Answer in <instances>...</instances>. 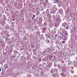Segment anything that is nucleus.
<instances>
[{"instance_id":"nucleus-45","label":"nucleus","mask_w":77,"mask_h":77,"mask_svg":"<svg viewBox=\"0 0 77 77\" xmlns=\"http://www.w3.org/2000/svg\"><path fill=\"white\" fill-rule=\"evenodd\" d=\"M50 13H51V14H53V13L52 12H50Z\"/></svg>"},{"instance_id":"nucleus-36","label":"nucleus","mask_w":77,"mask_h":77,"mask_svg":"<svg viewBox=\"0 0 77 77\" xmlns=\"http://www.w3.org/2000/svg\"><path fill=\"white\" fill-rule=\"evenodd\" d=\"M62 26H63V27H65V25H64V24H62Z\"/></svg>"},{"instance_id":"nucleus-14","label":"nucleus","mask_w":77,"mask_h":77,"mask_svg":"<svg viewBox=\"0 0 77 77\" xmlns=\"http://www.w3.org/2000/svg\"><path fill=\"white\" fill-rule=\"evenodd\" d=\"M28 66H29V67H32V64L30 63H29V64H28Z\"/></svg>"},{"instance_id":"nucleus-59","label":"nucleus","mask_w":77,"mask_h":77,"mask_svg":"<svg viewBox=\"0 0 77 77\" xmlns=\"http://www.w3.org/2000/svg\"><path fill=\"white\" fill-rule=\"evenodd\" d=\"M56 46H57V47L58 45H57Z\"/></svg>"},{"instance_id":"nucleus-39","label":"nucleus","mask_w":77,"mask_h":77,"mask_svg":"<svg viewBox=\"0 0 77 77\" xmlns=\"http://www.w3.org/2000/svg\"><path fill=\"white\" fill-rule=\"evenodd\" d=\"M33 18H34V17H32V20H33Z\"/></svg>"},{"instance_id":"nucleus-50","label":"nucleus","mask_w":77,"mask_h":77,"mask_svg":"<svg viewBox=\"0 0 77 77\" xmlns=\"http://www.w3.org/2000/svg\"><path fill=\"white\" fill-rule=\"evenodd\" d=\"M54 59H56V57H54Z\"/></svg>"},{"instance_id":"nucleus-60","label":"nucleus","mask_w":77,"mask_h":77,"mask_svg":"<svg viewBox=\"0 0 77 77\" xmlns=\"http://www.w3.org/2000/svg\"><path fill=\"white\" fill-rule=\"evenodd\" d=\"M37 66V65H35V66Z\"/></svg>"},{"instance_id":"nucleus-19","label":"nucleus","mask_w":77,"mask_h":77,"mask_svg":"<svg viewBox=\"0 0 77 77\" xmlns=\"http://www.w3.org/2000/svg\"><path fill=\"white\" fill-rule=\"evenodd\" d=\"M55 17H56V16H55V15H54L53 16V19H54V20H55Z\"/></svg>"},{"instance_id":"nucleus-41","label":"nucleus","mask_w":77,"mask_h":77,"mask_svg":"<svg viewBox=\"0 0 77 77\" xmlns=\"http://www.w3.org/2000/svg\"><path fill=\"white\" fill-rule=\"evenodd\" d=\"M52 38V37H51V38H49V39H51Z\"/></svg>"},{"instance_id":"nucleus-64","label":"nucleus","mask_w":77,"mask_h":77,"mask_svg":"<svg viewBox=\"0 0 77 77\" xmlns=\"http://www.w3.org/2000/svg\"><path fill=\"white\" fill-rule=\"evenodd\" d=\"M76 62H77V61H76Z\"/></svg>"},{"instance_id":"nucleus-38","label":"nucleus","mask_w":77,"mask_h":77,"mask_svg":"<svg viewBox=\"0 0 77 77\" xmlns=\"http://www.w3.org/2000/svg\"><path fill=\"white\" fill-rule=\"evenodd\" d=\"M56 77H58V75H56Z\"/></svg>"},{"instance_id":"nucleus-18","label":"nucleus","mask_w":77,"mask_h":77,"mask_svg":"<svg viewBox=\"0 0 77 77\" xmlns=\"http://www.w3.org/2000/svg\"><path fill=\"white\" fill-rule=\"evenodd\" d=\"M27 77H32V76L30 75H28L27 76Z\"/></svg>"},{"instance_id":"nucleus-20","label":"nucleus","mask_w":77,"mask_h":77,"mask_svg":"<svg viewBox=\"0 0 77 77\" xmlns=\"http://www.w3.org/2000/svg\"><path fill=\"white\" fill-rule=\"evenodd\" d=\"M47 42L48 44H49V43H50V40H47Z\"/></svg>"},{"instance_id":"nucleus-7","label":"nucleus","mask_w":77,"mask_h":77,"mask_svg":"<svg viewBox=\"0 0 77 77\" xmlns=\"http://www.w3.org/2000/svg\"><path fill=\"white\" fill-rule=\"evenodd\" d=\"M54 3H58L59 2V0H54Z\"/></svg>"},{"instance_id":"nucleus-27","label":"nucleus","mask_w":77,"mask_h":77,"mask_svg":"<svg viewBox=\"0 0 77 77\" xmlns=\"http://www.w3.org/2000/svg\"><path fill=\"white\" fill-rule=\"evenodd\" d=\"M60 34L61 35H64L63 33L62 32H61L60 33Z\"/></svg>"},{"instance_id":"nucleus-30","label":"nucleus","mask_w":77,"mask_h":77,"mask_svg":"<svg viewBox=\"0 0 77 77\" xmlns=\"http://www.w3.org/2000/svg\"><path fill=\"white\" fill-rule=\"evenodd\" d=\"M57 35H58V34L55 35V36L56 37V38L57 37Z\"/></svg>"},{"instance_id":"nucleus-57","label":"nucleus","mask_w":77,"mask_h":77,"mask_svg":"<svg viewBox=\"0 0 77 77\" xmlns=\"http://www.w3.org/2000/svg\"><path fill=\"white\" fill-rule=\"evenodd\" d=\"M50 51V50H49V51Z\"/></svg>"},{"instance_id":"nucleus-40","label":"nucleus","mask_w":77,"mask_h":77,"mask_svg":"<svg viewBox=\"0 0 77 77\" xmlns=\"http://www.w3.org/2000/svg\"><path fill=\"white\" fill-rule=\"evenodd\" d=\"M1 42V44H3V42Z\"/></svg>"},{"instance_id":"nucleus-54","label":"nucleus","mask_w":77,"mask_h":77,"mask_svg":"<svg viewBox=\"0 0 77 77\" xmlns=\"http://www.w3.org/2000/svg\"><path fill=\"white\" fill-rule=\"evenodd\" d=\"M59 38H61V37L60 36V37H59Z\"/></svg>"},{"instance_id":"nucleus-2","label":"nucleus","mask_w":77,"mask_h":77,"mask_svg":"<svg viewBox=\"0 0 77 77\" xmlns=\"http://www.w3.org/2000/svg\"><path fill=\"white\" fill-rule=\"evenodd\" d=\"M14 54H15V57H16L17 59H18L19 57H20V54L19 53H18V52L17 51H15L14 52Z\"/></svg>"},{"instance_id":"nucleus-48","label":"nucleus","mask_w":77,"mask_h":77,"mask_svg":"<svg viewBox=\"0 0 77 77\" xmlns=\"http://www.w3.org/2000/svg\"><path fill=\"white\" fill-rule=\"evenodd\" d=\"M42 10H44V9L42 8V9H41V11H42Z\"/></svg>"},{"instance_id":"nucleus-25","label":"nucleus","mask_w":77,"mask_h":77,"mask_svg":"<svg viewBox=\"0 0 77 77\" xmlns=\"http://www.w3.org/2000/svg\"><path fill=\"white\" fill-rule=\"evenodd\" d=\"M45 35L46 36V38H48V35H47V34H45Z\"/></svg>"},{"instance_id":"nucleus-49","label":"nucleus","mask_w":77,"mask_h":77,"mask_svg":"<svg viewBox=\"0 0 77 77\" xmlns=\"http://www.w3.org/2000/svg\"><path fill=\"white\" fill-rule=\"evenodd\" d=\"M2 71V70L1 69H0V71Z\"/></svg>"},{"instance_id":"nucleus-28","label":"nucleus","mask_w":77,"mask_h":77,"mask_svg":"<svg viewBox=\"0 0 77 77\" xmlns=\"http://www.w3.org/2000/svg\"><path fill=\"white\" fill-rule=\"evenodd\" d=\"M23 48H22V49H20V51H22V50H23Z\"/></svg>"},{"instance_id":"nucleus-26","label":"nucleus","mask_w":77,"mask_h":77,"mask_svg":"<svg viewBox=\"0 0 77 77\" xmlns=\"http://www.w3.org/2000/svg\"><path fill=\"white\" fill-rule=\"evenodd\" d=\"M65 42H66L65 41H62L63 44H65Z\"/></svg>"},{"instance_id":"nucleus-5","label":"nucleus","mask_w":77,"mask_h":77,"mask_svg":"<svg viewBox=\"0 0 77 77\" xmlns=\"http://www.w3.org/2000/svg\"><path fill=\"white\" fill-rule=\"evenodd\" d=\"M43 5L44 6V9H45V8H46L47 7V4L45 2H44L43 3Z\"/></svg>"},{"instance_id":"nucleus-9","label":"nucleus","mask_w":77,"mask_h":77,"mask_svg":"<svg viewBox=\"0 0 77 77\" xmlns=\"http://www.w3.org/2000/svg\"><path fill=\"white\" fill-rule=\"evenodd\" d=\"M4 67L5 69H7V68H8V65L6 64V65L4 66Z\"/></svg>"},{"instance_id":"nucleus-8","label":"nucleus","mask_w":77,"mask_h":77,"mask_svg":"<svg viewBox=\"0 0 77 77\" xmlns=\"http://www.w3.org/2000/svg\"><path fill=\"white\" fill-rule=\"evenodd\" d=\"M62 70H63V71H66V68L65 67V66H63L62 67Z\"/></svg>"},{"instance_id":"nucleus-55","label":"nucleus","mask_w":77,"mask_h":77,"mask_svg":"<svg viewBox=\"0 0 77 77\" xmlns=\"http://www.w3.org/2000/svg\"><path fill=\"white\" fill-rule=\"evenodd\" d=\"M3 38H5V36H3Z\"/></svg>"},{"instance_id":"nucleus-3","label":"nucleus","mask_w":77,"mask_h":77,"mask_svg":"<svg viewBox=\"0 0 77 77\" xmlns=\"http://www.w3.org/2000/svg\"><path fill=\"white\" fill-rule=\"evenodd\" d=\"M66 71L64 72L61 74V76L63 77H65L66 75Z\"/></svg>"},{"instance_id":"nucleus-4","label":"nucleus","mask_w":77,"mask_h":77,"mask_svg":"<svg viewBox=\"0 0 77 77\" xmlns=\"http://www.w3.org/2000/svg\"><path fill=\"white\" fill-rule=\"evenodd\" d=\"M56 21L57 22H61V19L59 17H57L56 19Z\"/></svg>"},{"instance_id":"nucleus-53","label":"nucleus","mask_w":77,"mask_h":77,"mask_svg":"<svg viewBox=\"0 0 77 77\" xmlns=\"http://www.w3.org/2000/svg\"><path fill=\"white\" fill-rule=\"evenodd\" d=\"M58 17H60V16L58 15Z\"/></svg>"},{"instance_id":"nucleus-63","label":"nucleus","mask_w":77,"mask_h":77,"mask_svg":"<svg viewBox=\"0 0 77 77\" xmlns=\"http://www.w3.org/2000/svg\"><path fill=\"white\" fill-rule=\"evenodd\" d=\"M22 72H21V74H22Z\"/></svg>"},{"instance_id":"nucleus-35","label":"nucleus","mask_w":77,"mask_h":77,"mask_svg":"<svg viewBox=\"0 0 77 77\" xmlns=\"http://www.w3.org/2000/svg\"><path fill=\"white\" fill-rule=\"evenodd\" d=\"M68 63V65H71V64L69 62Z\"/></svg>"},{"instance_id":"nucleus-46","label":"nucleus","mask_w":77,"mask_h":77,"mask_svg":"<svg viewBox=\"0 0 77 77\" xmlns=\"http://www.w3.org/2000/svg\"><path fill=\"white\" fill-rule=\"evenodd\" d=\"M70 14L71 16L72 17V15H71V13H70Z\"/></svg>"},{"instance_id":"nucleus-10","label":"nucleus","mask_w":77,"mask_h":77,"mask_svg":"<svg viewBox=\"0 0 77 77\" xmlns=\"http://www.w3.org/2000/svg\"><path fill=\"white\" fill-rule=\"evenodd\" d=\"M66 12H67V13H69V8H68L66 9Z\"/></svg>"},{"instance_id":"nucleus-61","label":"nucleus","mask_w":77,"mask_h":77,"mask_svg":"<svg viewBox=\"0 0 77 77\" xmlns=\"http://www.w3.org/2000/svg\"><path fill=\"white\" fill-rule=\"evenodd\" d=\"M22 17H23V16H21Z\"/></svg>"},{"instance_id":"nucleus-52","label":"nucleus","mask_w":77,"mask_h":77,"mask_svg":"<svg viewBox=\"0 0 77 77\" xmlns=\"http://www.w3.org/2000/svg\"><path fill=\"white\" fill-rule=\"evenodd\" d=\"M6 11H8V10L6 9Z\"/></svg>"},{"instance_id":"nucleus-12","label":"nucleus","mask_w":77,"mask_h":77,"mask_svg":"<svg viewBox=\"0 0 77 77\" xmlns=\"http://www.w3.org/2000/svg\"><path fill=\"white\" fill-rule=\"evenodd\" d=\"M40 33V32L39 31H37L36 32V34H37V35H39Z\"/></svg>"},{"instance_id":"nucleus-58","label":"nucleus","mask_w":77,"mask_h":77,"mask_svg":"<svg viewBox=\"0 0 77 77\" xmlns=\"http://www.w3.org/2000/svg\"><path fill=\"white\" fill-rule=\"evenodd\" d=\"M40 13V12H38V14H39Z\"/></svg>"},{"instance_id":"nucleus-31","label":"nucleus","mask_w":77,"mask_h":77,"mask_svg":"<svg viewBox=\"0 0 77 77\" xmlns=\"http://www.w3.org/2000/svg\"><path fill=\"white\" fill-rule=\"evenodd\" d=\"M7 37H9V34H7Z\"/></svg>"},{"instance_id":"nucleus-34","label":"nucleus","mask_w":77,"mask_h":77,"mask_svg":"<svg viewBox=\"0 0 77 77\" xmlns=\"http://www.w3.org/2000/svg\"><path fill=\"white\" fill-rule=\"evenodd\" d=\"M50 36H51V35H48V38H50Z\"/></svg>"},{"instance_id":"nucleus-21","label":"nucleus","mask_w":77,"mask_h":77,"mask_svg":"<svg viewBox=\"0 0 77 77\" xmlns=\"http://www.w3.org/2000/svg\"><path fill=\"white\" fill-rule=\"evenodd\" d=\"M71 72L72 73V74H73V73L74 72V71H73V70H71Z\"/></svg>"},{"instance_id":"nucleus-1","label":"nucleus","mask_w":77,"mask_h":77,"mask_svg":"<svg viewBox=\"0 0 77 77\" xmlns=\"http://www.w3.org/2000/svg\"><path fill=\"white\" fill-rule=\"evenodd\" d=\"M64 35L61 36L62 39L63 40V41H67L68 38H67V35H68V32L66 31L64 32Z\"/></svg>"},{"instance_id":"nucleus-11","label":"nucleus","mask_w":77,"mask_h":77,"mask_svg":"<svg viewBox=\"0 0 77 77\" xmlns=\"http://www.w3.org/2000/svg\"><path fill=\"white\" fill-rule=\"evenodd\" d=\"M39 66L40 67V68H44V66L43 65H42L41 64H40L39 65Z\"/></svg>"},{"instance_id":"nucleus-17","label":"nucleus","mask_w":77,"mask_h":77,"mask_svg":"<svg viewBox=\"0 0 77 77\" xmlns=\"http://www.w3.org/2000/svg\"><path fill=\"white\" fill-rule=\"evenodd\" d=\"M24 58H23V57H20V60H23Z\"/></svg>"},{"instance_id":"nucleus-43","label":"nucleus","mask_w":77,"mask_h":77,"mask_svg":"<svg viewBox=\"0 0 77 77\" xmlns=\"http://www.w3.org/2000/svg\"><path fill=\"white\" fill-rule=\"evenodd\" d=\"M44 36V35H41V36Z\"/></svg>"},{"instance_id":"nucleus-22","label":"nucleus","mask_w":77,"mask_h":77,"mask_svg":"<svg viewBox=\"0 0 77 77\" xmlns=\"http://www.w3.org/2000/svg\"><path fill=\"white\" fill-rule=\"evenodd\" d=\"M74 31H75V30H76V27H74Z\"/></svg>"},{"instance_id":"nucleus-47","label":"nucleus","mask_w":77,"mask_h":77,"mask_svg":"<svg viewBox=\"0 0 77 77\" xmlns=\"http://www.w3.org/2000/svg\"><path fill=\"white\" fill-rule=\"evenodd\" d=\"M43 65H45V63H44Z\"/></svg>"},{"instance_id":"nucleus-44","label":"nucleus","mask_w":77,"mask_h":77,"mask_svg":"<svg viewBox=\"0 0 77 77\" xmlns=\"http://www.w3.org/2000/svg\"><path fill=\"white\" fill-rule=\"evenodd\" d=\"M54 33H56V31H55L54 32Z\"/></svg>"},{"instance_id":"nucleus-16","label":"nucleus","mask_w":77,"mask_h":77,"mask_svg":"<svg viewBox=\"0 0 77 77\" xmlns=\"http://www.w3.org/2000/svg\"><path fill=\"white\" fill-rule=\"evenodd\" d=\"M60 2L58 3V6L59 7H60L61 6V4H60Z\"/></svg>"},{"instance_id":"nucleus-29","label":"nucleus","mask_w":77,"mask_h":77,"mask_svg":"<svg viewBox=\"0 0 77 77\" xmlns=\"http://www.w3.org/2000/svg\"><path fill=\"white\" fill-rule=\"evenodd\" d=\"M69 28H68V26H67L66 28V29H69Z\"/></svg>"},{"instance_id":"nucleus-15","label":"nucleus","mask_w":77,"mask_h":77,"mask_svg":"<svg viewBox=\"0 0 77 77\" xmlns=\"http://www.w3.org/2000/svg\"><path fill=\"white\" fill-rule=\"evenodd\" d=\"M45 3H47V4H48V0H46L45 1Z\"/></svg>"},{"instance_id":"nucleus-56","label":"nucleus","mask_w":77,"mask_h":77,"mask_svg":"<svg viewBox=\"0 0 77 77\" xmlns=\"http://www.w3.org/2000/svg\"><path fill=\"white\" fill-rule=\"evenodd\" d=\"M26 49H27V48H26Z\"/></svg>"},{"instance_id":"nucleus-62","label":"nucleus","mask_w":77,"mask_h":77,"mask_svg":"<svg viewBox=\"0 0 77 77\" xmlns=\"http://www.w3.org/2000/svg\"><path fill=\"white\" fill-rule=\"evenodd\" d=\"M25 47H27V46H25Z\"/></svg>"},{"instance_id":"nucleus-6","label":"nucleus","mask_w":77,"mask_h":77,"mask_svg":"<svg viewBox=\"0 0 77 77\" xmlns=\"http://www.w3.org/2000/svg\"><path fill=\"white\" fill-rule=\"evenodd\" d=\"M48 57L49 58V60H52V58L53 57V55H49Z\"/></svg>"},{"instance_id":"nucleus-51","label":"nucleus","mask_w":77,"mask_h":77,"mask_svg":"<svg viewBox=\"0 0 77 77\" xmlns=\"http://www.w3.org/2000/svg\"><path fill=\"white\" fill-rule=\"evenodd\" d=\"M63 33H65V32H63Z\"/></svg>"},{"instance_id":"nucleus-23","label":"nucleus","mask_w":77,"mask_h":77,"mask_svg":"<svg viewBox=\"0 0 77 77\" xmlns=\"http://www.w3.org/2000/svg\"><path fill=\"white\" fill-rule=\"evenodd\" d=\"M20 74H19V73H18V72H17V73L16 74V75L17 76H18V75H19Z\"/></svg>"},{"instance_id":"nucleus-33","label":"nucleus","mask_w":77,"mask_h":77,"mask_svg":"<svg viewBox=\"0 0 77 77\" xmlns=\"http://www.w3.org/2000/svg\"><path fill=\"white\" fill-rule=\"evenodd\" d=\"M45 14V12H44L42 14H43V15H44V14Z\"/></svg>"},{"instance_id":"nucleus-13","label":"nucleus","mask_w":77,"mask_h":77,"mask_svg":"<svg viewBox=\"0 0 77 77\" xmlns=\"http://www.w3.org/2000/svg\"><path fill=\"white\" fill-rule=\"evenodd\" d=\"M51 73H54V69L51 70Z\"/></svg>"},{"instance_id":"nucleus-32","label":"nucleus","mask_w":77,"mask_h":77,"mask_svg":"<svg viewBox=\"0 0 77 77\" xmlns=\"http://www.w3.org/2000/svg\"><path fill=\"white\" fill-rule=\"evenodd\" d=\"M48 15L49 17H50L51 14H48Z\"/></svg>"},{"instance_id":"nucleus-37","label":"nucleus","mask_w":77,"mask_h":77,"mask_svg":"<svg viewBox=\"0 0 77 77\" xmlns=\"http://www.w3.org/2000/svg\"><path fill=\"white\" fill-rule=\"evenodd\" d=\"M35 15H33V18H35Z\"/></svg>"},{"instance_id":"nucleus-24","label":"nucleus","mask_w":77,"mask_h":77,"mask_svg":"<svg viewBox=\"0 0 77 77\" xmlns=\"http://www.w3.org/2000/svg\"><path fill=\"white\" fill-rule=\"evenodd\" d=\"M45 32V30H42V33H43Z\"/></svg>"},{"instance_id":"nucleus-42","label":"nucleus","mask_w":77,"mask_h":77,"mask_svg":"<svg viewBox=\"0 0 77 77\" xmlns=\"http://www.w3.org/2000/svg\"><path fill=\"white\" fill-rule=\"evenodd\" d=\"M48 67H49V68H50V67H51V66H49V65H48Z\"/></svg>"}]
</instances>
